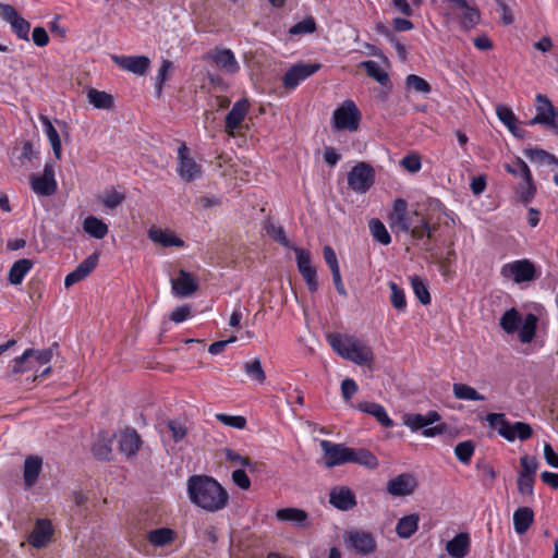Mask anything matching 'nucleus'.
I'll list each match as a JSON object with an SVG mask.
<instances>
[{
  "label": "nucleus",
  "mask_w": 558,
  "mask_h": 558,
  "mask_svg": "<svg viewBox=\"0 0 558 558\" xmlns=\"http://www.w3.org/2000/svg\"><path fill=\"white\" fill-rule=\"evenodd\" d=\"M295 253L298 270L305 280L307 288L311 292L318 290L317 271L312 265L311 255L303 248L293 247Z\"/></svg>",
  "instance_id": "nucleus-13"
},
{
  "label": "nucleus",
  "mask_w": 558,
  "mask_h": 558,
  "mask_svg": "<svg viewBox=\"0 0 558 558\" xmlns=\"http://www.w3.org/2000/svg\"><path fill=\"white\" fill-rule=\"evenodd\" d=\"M32 190L40 196H50L57 192V182L54 179V169L51 163H46L40 175L31 177Z\"/></svg>",
  "instance_id": "nucleus-14"
},
{
  "label": "nucleus",
  "mask_w": 558,
  "mask_h": 558,
  "mask_svg": "<svg viewBox=\"0 0 558 558\" xmlns=\"http://www.w3.org/2000/svg\"><path fill=\"white\" fill-rule=\"evenodd\" d=\"M496 114L514 137L521 140L525 137L526 132L520 126V122L511 108L506 105H497Z\"/></svg>",
  "instance_id": "nucleus-25"
},
{
  "label": "nucleus",
  "mask_w": 558,
  "mask_h": 558,
  "mask_svg": "<svg viewBox=\"0 0 558 558\" xmlns=\"http://www.w3.org/2000/svg\"><path fill=\"white\" fill-rule=\"evenodd\" d=\"M0 16L11 24L19 38L28 40L31 24L20 16L12 5L0 3Z\"/></svg>",
  "instance_id": "nucleus-17"
},
{
  "label": "nucleus",
  "mask_w": 558,
  "mask_h": 558,
  "mask_svg": "<svg viewBox=\"0 0 558 558\" xmlns=\"http://www.w3.org/2000/svg\"><path fill=\"white\" fill-rule=\"evenodd\" d=\"M248 109L250 102L246 98L240 99L233 105L225 120L226 132L229 135H233L234 130L240 126L245 116L247 114Z\"/></svg>",
  "instance_id": "nucleus-23"
},
{
  "label": "nucleus",
  "mask_w": 558,
  "mask_h": 558,
  "mask_svg": "<svg viewBox=\"0 0 558 558\" xmlns=\"http://www.w3.org/2000/svg\"><path fill=\"white\" fill-rule=\"evenodd\" d=\"M505 170L513 177H520L521 179H529L531 170L525 161L517 157L511 163L504 165Z\"/></svg>",
  "instance_id": "nucleus-50"
},
{
  "label": "nucleus",
  "mask_w": 558,
  "mask_h": 558,
  "mask_svg": "<svg viewBox=\"0 0 558 558\" xmlns=\"http://www.w3.org/2000/svg\"><path fill=\"white\" fill-rule=\"evenodd\" d=\"M361 113L352 100H345L332 114L333 128L354 132L359 129Z\"/></svg>",
  "instance_id": "nucleus-9"
},
{
  "label": "nucleus",
  "mask_w": 558,
  "mask_h": 558,
  "mask_svg": "<svg viewBox=\"0 0 558 558\" xmlns=\"http://www.w3.org/2000/svg\"><path fill=\"white\" fill-rule=\"evenodd\" d=\"M53 356V349L48 348L45 350L27 349L24 353L14 359L12 365V373L20 374L25 372H33L34 378L44 377L50 373V366L39 369L40 366L48 365Z\"/></svg>",
  "instance_id": "nucleus-5"
},
{
  "label": "nucleus",
  "mask_w": 558,
  "mask_h": 558,
  "mask_svg": "<svg viewBox=\"0 0 558 558\" xmlns=\"http://www.w3.org/2000/svg\"><path fill=\"white\" fill-rule=\"evenodd\" d=\"M411 284L413 288V291L418 299V301L423 305H427L430 303V294L427 289L426 283L423 281V279L418 276L411 277Z\"/></svg>",
  "instance_id": "nucleus-51"
},
{
  "label": "nucleus",
  "mask_w": 558,
  "mask_h": 558,
  "mask_svg": "<svg viewBox=\"0 0 558 558\" xmlns=\"http://www.w3.org/2000/svg\"><path fill=\"white\" fill-rule=\"evenodd\" d=\"M470 537L468 533H459L446 545V550L452 558H464L469 553Z\"/></svg>",
  "instance_id": "nucleus-28"
},
{
  "label": "nucleus",
  "mask_w": 558,
  "mask_h": 558,
  "mask_svg": "<svg viewBox=\"0 0 558 558\" xmlns=\"http://www.w3.org/2000/svg\"><path fill=\"white\" fill-rule=\"evenodd\" d=\"M524 155L531 160L539 163H554L558 167V159L548 151L541 148H526Z\"/></svg>",
  "instance_id": "nucleus-48"
},
{
  "label": "nucleus",
  "mask_w": 558,
  "mask_h": 558,
  "mask_svg": "<svg viewBox=\"0 0 558 558\" xmlns=\"http://www.w3.org/2000/svg\"><path fill=\"white\" fill-rule=\"evenodd\" d=\"M452 392L456 399L470 400V401H483L485 397L481 395L475 388L461 383H456L452 386Z\"/></svg>",
  "instance_id": "nucleus-40"
},
{
  "label": "nucleus",
  "mask_w": 558,
  "mask_h": 558,
  "mask_svg": "<svg viewBox=\"0 0 558 558\" xmlns=\"http://www.w3.org/2000/svg\"><path fill=\"white\" fill-rule=\"evenodd\" d=\"M319 69V63H298L292 65L283 76L284 88L294 89L301 82L315 74Z\"/></svg>",
  "instance_id": "nucleus-15"
},
{
  "label": "nucleus",
  "mask_w": 558,
  "mask_h": 558,
  "mask_svg": "<svg viewBox=\"0 0 558 558\" xmlns=\"http://www.w3.org/2000/svg\"><path fill=\"white\" fill-rule=\"evenodd\" d=\"M537 317L530 313L525 316L523 324L519 330V338L522 343H530L536 333Z\"/></svg>",
  "instance_id": "nucleus-41"
},
{
  "label": "nucleus",
  "mask_w": 558,
  "mask_h": 558,
  "mask_svg": "<svg viewBox=\"0 0 558 558\" xmlns=\"http://www.w3.org/2000/svg\"><path fill=\"white\" fill-rule=\"evenodd\" d=\"M125 199V195L116 190H111L105 193L101 203L106 208L114 209L120 206Z\"/></svg>",
  "instance_id": "nucleus-58"
},
{
  "label": "nucleus",
  "mask_w": 558,
  "mask_h": 558,
  "mask_svg": "<svg viewBox=\"0 0 558 558\" xmlns=\"http://www.w3.org/2000/svg\"><path fill=\"white\" fill-rule=\"evenodd\" d=\"M499 324L507 333H514L521 324V315L512 307L502 314Z\"/></svg>",
  "instance_id": "nucleus-44"
},
{
  "label": "nucleus",
  "mask_w": 558,
  "mask_h": 558,
  "mask_svg": "<svg viewBox=\"0 0 558 558\" xmlns=\"http://www.w3.org/2000/svg\"><path fill=\"white\" fill-rule=\"evenodd\" d=\"M87 99L90 105L97 109H111L113 107V97L102 90L89 88L87 90Z\"/></svg>",
  "instance_id": "nucleus-38"
},
{
  "label": "nucleus",
  "mask_w": 558,
  "mask_h": 558,
  "mask_svg": "<svg viewBox=\"0 0 558 558\" xmlns=\"http://www.w3.org/2000/svg\"><path fill=\"white\" fill-rule=\"evenodd\" d=\"M216 418L223 425L232 428L243 429L246 426V418L242 415H228L219 413L216 415Z\"/></svg>",
  "instance_id": "nucleus-57"
},
{
  "label": "nucleus",
  "mask_w": 558,
  "mask_h": 558,
  "mask_svg": "<svg viewBox=\"0 0 558 558\" xmlns=\"http://www.w3.org/2000/svg\"><path fill=\"white\" fill-rule=\"evenodd\" d=\"M474 449V444L471 440L461 441L454 447V454L461 463L468 464L471 461Z\"/></svg>",
  "instance_id": "nucleus-52"
},
{
  "label": "nucleus",
  "mask_w": 558,
  "mask_h": 558,
  "mask_svg": "<svg viewBox=\"0 0 558 558\" xmlns=\"http://www.w3.org/2000/svg\"><path fill=\"white\" fill-rule=\"evenodd\" d=\"M99 262V254L94 253L86 257L82 263H80L76 268L66 275L64 279L65 288H70L74 283H77L85 278H87L92 271L97 267Z\"/></svg>",
  "instance_id": "nucleus-21"
},
{
  "label": "nucleus",
  "mask_w": 558,
  "mask_h": 558,
  "mask_svg": "<svg viewBox=\"0 0 558 558\" xmlns=\"http://www.w3.org/2000/svg\"><path fill=\"white\" fill-rule=\"evenodd\" d=\"M369 229L373 238L380 244L388 245L391 242V236L380 220L372 219L369 222Z\"/></svg>",
  "instance_id": "nucleus-49"
},
{
  "label": "nucleus",
  "mask_w": 558,
  "mask_h": 558,
  "mask_svg": "<svg viewBox=\"0 0 558 558\" xmlns=\"http://www.w3.org/2000/svg\"><path fill=\"white\" fill-rule=\"evenodd\" d=\"M232 481L233 483L241 489L247 490L251 487V480L247 476L246 472L242 469L234 470L232 472Z\"/></svg>",
  "instance_id": "nucleus-61"
},
{
  "label": "nucleus",
  "mask_w": 558,
  "mask_h": 558,
  "mask_svg": "<svg viewBox=\"0 0 558 558\" xmlns=\"http://www.w3.org/2000/svg\"><path fill=\"white\" fill-rule=\"evenodd\" d=\"M264 229H265L266 233L269 236H271L276 242H278L279 244H281L284 247L293 250L294 246L290 243V241L286 236L284 230L281 226L276 225V223L271 222L270 220H267L265 222Z\"/></svg>",
  "instance_id": "nucleus-47"
},
{
  "label": "nucleus",
  "mask_w": 558,
  "mask_h": 558,
  "mask_svg": "<svg viewBox=\"0 0 558 558\" xmlns=\"http://www.w3.org/2000/svg\"><path fill=\"white\" fill-rule=\"evenodd\" d=\"M374 181V169L365 161L357 162L348 173V185L356 193H366L373 186Z\"/></svg>",
  "instance_id": "nucleus-10"
},
{
  "label": "nucleus",
  "mask_w": 558,
  "mask_h": 558,
  "mask_svg": "<svg viewBox=\"0 0 558 558\" xmlns=\"http://www.w3.org/2000/svg\"><path fill=\"white\" fill-rule=\"evenodd\" d=\"M500 274L504 278H511L515 283H522L535 279L536 268L530 259H519L504 265Z\"/></svg>",
  "instance_id": "nucleus-11"
},
{
  "label": "nucleus",
  "mask_w": 558,
  "mask_h": 558,
  "mask_svg": "<svg viewBox=\"0 0 558 558\" xmlns=\"http://www.w3.org/2000/svg\"><path fill=\"white\" fill-rule=\"evenodd\" d=\"M357 409L376 417L384 427H391L393 425V421L388 416L385 408L379 403L365 401L359 403Z\"/></svg>",
  "instance_id": "nucleus-31"
},
{
  "label": "nucleus",
  "mask_w": 558,
  "mask_h": 558,
  "mask_svg": "<svg viewBox=\"0 0 558 558\" xmlns=\"http://www.w3.org/2000/svg\"><path fill=\"white\" fill-rule=\"evenodd\" d=\"M177 172L184 182H193L203 175V167L191 156L190 148L183 142L178 148Z\"/></svg>",
  "instance_id": "nucleus-8"
},
{
  "label": "nucleus",
  "mask_w": 558,
  "mask_h": 558,
  "mask_svg": "<svg viewBox=\"0 0 558 558\" xmlns=\"http://www.w3.org/2000/svg\"><path fill=\"white\" fill-rule=\"evenodd\" d=\"M320 448L323 450V462L327 468L345 463H356L368 469H375L378 465L377 458L364 448L354 449L330 440H322Z\"/></svg>",
  "instance_id": "nucleus-2"
},
{
  "label": "nucleus",
  "mask_w": 558,
  "mask_h": 558,
  "mask_svg": "<svg viewBox=\"0 0 558 558\" xmlns=\"http://www.w3.org/2000/svg\"><path fill=\"white\" fill-rule=\"evenodd\" d=\"M344 539L349 548L361 555H368L376 548V542L372 534L364 531H349Z\"/></svg>",
  "instance_id": "nucleus-16"
},
{
  "label": "nucleus",
  "mask_w": 558,
  "mask_h": 558,
  "mask_svg": "<svg viewBox=\"0 0 558 558\" xmlns=\"http://www.w3.org/2000/svg\"><path fill=\"white\" fill-rule=\"evenodd\" d=\"M361 66L365 69L368 76L373 77L380 85L387 86L390 81L388 73L375 61H363Z\"/></svg>",
  "instance_id": "nucleus-45"
},
{
  "label": "nucleus",
  "mask_w": 558,
  "mask_h": 558,
  "mask_svg": "<svg viewBox=\"0 0 558 558\" xmlns=\"http://www.w3.org/2000/svg\"><path fill=\"white\" fill-rule=\"evenodd\" d=\"M142 446V439L134 428H125L120 433L119 450L126 458L134 457Z\"/></svg>",
  "instance_id": "nucleus-24"
},
{
  "label": "nucleus",
  "mask_w": 558,
  "mask_h": 558,
  "mask_svg": "<svg viewBox=\"0 0 558 558\" xmlns=\"http://www.w3.org/2000/svg\"><path fill=\"white\" fill-rule=\"evenodd\" d=\"M276 518L279 521L293 522L299 526H306L307 513L299 508H282L276 512Z\"/></svg>",
  "instance_id": "nucleus-35"
},
{
  "label": "nucleus",
  "mask_w": 558,
  "mask_h": 558,
  "mask_svg": "<svg viewBox=\"0 0 558 558\" xmlns=\"http://www.w3.org/2000/svg\"><path fill=\"white\" fill-rule=\"evenodd\" d=\"M438 421H440V415L437 411H428L425 415L418 413L403 415V424L413 432L425 428Z\"/></svg>",
  "instance_id": "nucleus-26"
},
{
  "label": "nucleus",
  "mask_w": 558,
  "mask_h": 558,
  "mask_svg": "<svg viewBox=\"0 0 558 558\" xmlns=\"http://www.w3.org/2000/svg\"><path fill=\"white\" fill-rule=\"evenodd\" d=\"M420 517L417 513H412L401 518L396 525V532L401 538L411 537L418 527Z\"/></svg>",
  "instance_id": "nucleus-33"
},
{
  "label": "nucleus",
  "mask_w": 558,
  "mask_h": 558,
  "mask_svg": "<svg viewBox=\"0 0 558 558\" xmlns=\"http://www.w3.org/2000/svg\"><path fill=\"white\" fill-rule=\"evenodd\" d=\"M93 454L98 460H108L111 454V441L106 437L98 439L92 448Z\"/></svg>",
  "instance_id": "nucleus-54"
},
{
  "label": "nucleus",
  "mask_w": 558,
  "mask_h": 558,
  "mask_svg": "<svg viewBox=\"0 0 558 558\" xmlns=\"http://www.w3.org/2000/svg\"><path fill=\"white\" fill-rule=\"evenodd\" d=\"M486 421L490 426L498 425V434L507 439L513 441L515 438L526 440L531 438L533 430L530 424L524 422H515L510 424L504 413H488Z\"/></svg>",
  "instance_id": "nucleus-6"
},
{
  "label": "nucleus",
  "mask_w": 558,
  "mask_h": 558,
  "mask_svg": "<svg viewBox=\"0 0 558 558\" xmlns=\"http://www.w3.org/2000/svg\"><path fill=\"white\" fill-rule=\"evenodd\" d=\"M186 486L191 502L207 512H217L228 505L227 490L211 476L192 475Z\"/></svg>",
  "instance_id": "nucleus-1"
},
{
  "label": "nucleus",
  "mask_w": 558,
  "mask_h": 558,
  "mask_svg": "<svg viewBox=\"0 0 558 558\" xmlns=\"http://www.w3.org/2000/svg\"><path fill=\"white\" fill-rule=\"evenodd\" d=\"M33 265V262L28 258L16 260L9 270V282L14 286L22 283L25 275L32 269Z\"/></svg>",
  "instance_id": "nucleus-34"
},
{
  "label": "nucleus",
  "mask_w": 558,
  "mask_h": 558,
  "mask_svg": "<svg viewBox=\"0 0 558 558\" xmlns=\"http://www.w3.org/2000/svg\"><path fill=\"white\" fill-rule=\"evenodd\" d=\"M316 31V22L312 16H308L301 22H298L290 27L289 33L291 35L311 34Z\"/></svg>",
  "instance_id": "nucleus-55"
},
{
  "label": "nucleus",
  "mask_w": 558,
  "mask_h": 558,
  "mask_svg": "<svg viewBox=\"0 0 558 558\" xmlns=\"http://www.w3.org/2000/svg\"><path fill=\"white\" fill-rule=\"evenodd\" d=\"M245 374L258 384H264L266 380V373L263 369L259 357H255L253 361L245 362L243 365Z\"/></svg>",
  "instance_id": "nucleus-46"
},
{
  "label": "nucleus",
  "mask_w": 558,
  "mask_h": 558,
  "mask_svg": "<svg viewBox=\"0 0 558 558\" xmlns=\"http://www.w3.org/2000/svg\"><path fill=\"white\" fill-rule=\"evenodd\" d=\"M327 340L338 355L356 365L371 367L375 361L372 348L353 335L331 332Z\"/></svg>",
  "instance_id": "nucleus-4"
},
{
  "label": "nucleus",
  "mask_w": 558,
  "mask_h": 558,
  "mask_svg": "<svg viewBox=\"0 0 558 558\" xmlns=\"http://www.w3.org/2000/svg\"><path fill=\"white\" fill-rule=\"evenodd\" d=\"M534 522V512L529 507H520L513 513L514 531L523 535Z\"/></svg>",
  "instance_id": "nucleus-30"
},
{
  "label": "nucleus",
  "mask_w": 558,
  "mask_h": 558,
  "mask_svg": "<svg viewBox=\"0 0 558 558\" xmlns=\"http://www.w3.org/2000/svg\"><path fill=\"white\" fill-rule=\"evenodd\" d=\"M460 25L463 29L470 31L474 28L481 21V12L474 2H470L466 7L459 10Z\"/></svg>",
  "instance_id": "nucleus-32"
},
{
  "label": "nucleus",
  "mask_w": 558,
  "mask_h": 558,
  "mask_svg": "<svg viewBox=\"0 0 558 558\" xmlns=\"http://www.w3.org/2000/svg\"><path fill=\"white\" fill-rule=\"evenodd\" d=\"M329 504L340 511H349L356 506V497L348 486H335L329 492Z\"/></svg>",
  "instance_id": "nucleus-20"
},
{
  "label": "nucleus",
  "mask_w": 558,
  "mask_h": 558,
  "mask_svg": "<svg viewBox=\"0 0 558 558\" xmlns=\"http://www.w3.org/2000/svg\"><path fill=\"white\" fill-rule=\"evenodd\" d=\"M405 86L421 94H428L432 90L429 83L415 74H410L405 77Z\"/></svg>",
  "instance_id": "nucleus-53"
},
{
  "label": "nucleus",
  "mask_w": 558,
  "mask_h": 558,
  "mask_svg": "<svg viewBox=\"0 0 558 558\" xmlns=\"http://www.w3.org/2000/svg\"><path fill=\"white\" fill-rule=\"evenodd\" d=\"M147 539L154 546L163 547L172 543L174 539V532L169 527L156 529L147 534Z\"/></svg>",
  "instance_id": "nucleus-42"
},
{
  "label": "nucleus",
  "mask_w": 558,
  "mask_h": 558,
  "mask_svg": "<svg viewBox=\"0 0 558 558\" xmlns=\"http://www.w3.org/2000/svg\"><path fill=\"white\" fill-rule=\"evenodd\" d=\"M390 228L402 232H410L413 239L421 240L424 236L432 238L434 228L418 211L408 213V204L398 198L393 202L392 211L388 216Z\"/></svg>",
  "instance_id": "nucleus-3"
},
{
  "label": "nucleus",
  "mask_w": 558,
  "mask_h": 558,
  "mask_svg": "<svg viewBox=\"0 0 558 558\" xmlns=\"http://www.w3.org/2000/svg\"><path fill=\"white\" fill-rule=\"evenodd\" d=\"M391 290V304L398 311H404L407 307L405 294L401 288L395 282H389Z\"/></svg>",
  "instance_id": "nucleus-56"
},
{
  "label": "nucleus",
  "mask_w": 558,
  "mask_h": 558,
  "mask_svg": "<svg viewBox=\"0 0 558 558\" xmlns=\"http://www.w3.org/2000/svg\"><path fill=\"white\" fill-rule=\"evenodd\" d=\"M417 487L416 478L410 473H402L388 481L387 492L393 497L411 495Z\"/></svg>",
  "instance_id": "nucleus-19"
},
{
  "label": "nucleus",
  "mask_w": 558,
  "mask_h": 558,
  "mask_svg": "<svg viewBox=\"0 0 558 558\" xmlns=\"http://www.w3.org/2000/svg\"><path fill=\"white\" fill-rule=\"evenodd\" d=\"M517 196L519 201L523 204H529L536 194V185L533 180L532 174L529 175V179H522L515 189Z\"/></svg>",
  "instance_id": "nucleus-43"
},
{
  "label": "nucleus",
  "mask_w": 558,
  "mask_h": 558,
  "mask_svg": "<svg viewBox=\"0 0 558 558\" xmlns=\"http://www.w3.org/2000/svg\"><path fill=\"white\" fill-rule=\"evenodd\" d=\"M111 59L122 70L136 75H143L150 65V60L146 56H112Z\"/></svg>",
  "instance_id": "nucleus-22"
},
{
  "label": "nucleus",
  "mask_w": 558,
  "mask_h": 558,
  "mask_svg": "<svg viewBox=\"0 0 558 558\" xmlns=\"http://www.w3.org/2000/svg\"><path fill=\"white\" fill-rule=\"evenodd\" d=\"M206 59L226 74L234 75L240 71V64L234 53L228 48L216 47L206 53Z\"/></svg>",
  "instance_id": "nucleus-12"
},
{
  "label": "nucleus",
  "mask_w": 558,
  "mask_h": 558,
  "mask_svg": "<svg viewBox=\"0 0 558 558\" xmlns=\"http://www.w3.org/2000/svg\"><path fill=\"white\" fill-rule=\"evenodd\" d=\"M39 119H40V121L43 122V124L45 126V131H46L47 137H48V140H49V142L51 144L54 157L57 159H61L62 147H61V140H60L58 131L52 125V123L48 119V117L40 116Z\"/></svg>",
  "instance_id": "nucleus-39"
},
{
  "label": "nucleus",
  "mask_w": 558,
  "mask_h": 558,
  "mask_svg": "<svg viewBox=\"0 0 558 558\" xmlns=\"http://www.w3.org/2000/svg\"><path fill=\"white\" fill-rule=\"evenodd\" d=\"M52 526L48 520H37L36 526L28 537L29 544L36 548L45 546L52 537Z\"/></svg>",
  "instance_id": "nucleus-27"
},
{
  "label": "nucleus",
  "mask_w": 558,
  "mask_h": 558,
  "mask_svg": "<svg viewBox=\"0 0 558 558\" xmlns=\"http://www.w3.org/2000/svg\"><path fill=\"white\" fill-rule=\"evenodd\" d=\"M535 477L519 475L518 477V490L521 495L531 496L533 494V485Z\"/></svg>",
  "instance_id": "nucleus-64"
},
{
  "label": "nucleus",
  "mask_w": 558,
  "mask_h": 558,
  "mask_svg": "<svg viewBox=\"0 0 558 558\" xmlns=\"http://www.w3.org/2000/svg\"><path fill=\"white\" fill-rule=\"evenodd\" d=\"M401 165L405 170L412 173L417 172L422 167L421 158L415 154L404 156L401 160Z\"/></svg>",
  "instance_id": "nucleus-63"
},
{
  "label": "nucleus",
  "mask_w": 558,
  "mask_h": 558,
  "mask_svg": "<svg viewBox=\"0 0 558 558\" xmlns=\"http://www.w3.org/2000/svg\"><path fill=\"white\" fill-rule=\"evenodd\" d=\"M197 279L189 271L180 269L178 277L171 279V288L174 295L186 298L198 290Z\"/></svg>",
  "instance_id": "nucleus-18"
},
{
  "label": "nucleus",
  "mask_w": 558,
  "mask_h": 558,
  "mask_svg": "<svg viewBox=\"0 0 558 558\" xmlns=\"http://www.w3.org/2000/svg\"><path fill=\"white\" fill-rule=\"evenodd\" d=\"M521 471L519 475L535 477L538 468V462L535 457L523 456L520 459Z\"/></svg>",
  "instance_id": "nucleus-60"
},
{
  "label": "nucleus",
  "mask_w": 558,
  "mask_h": 558,
  "mask_svg": "<svg viewBox=\"0 0 558 558\" xmlns=\"http://www.w3.org/2000/svg\"><path fill=\"white\" fill-rule=\"evenodd\" d=\"M167 427L171 432V437L174 442L183 440L187 435L186 426L178 420L168 421Z\"/></svg>",
  "instance_id": "nucleus-59"
},
{
  "label": "nucleus",
  "mask_w": 558,
  "mask_h": 558,
  "mask_svg": "<svg viewBox=\"0 0 558 558\" xmlns=\"http://www.w3.org/2000/svg\"><path fill=\"white\" fill-rule=\"evenodd\" d=\"M192 314V308L190 305H182V306H179L177 307L175 310H173L171 313H170V320L175 323V324H180L184 320H186Z\"/></svg>",
  "instance_id": "nucleus-62"
},
{
  "label": "nucleus",
  "mask_w": 558,
  "mask_h": 558,
  "mask_svg": "<svg viewBox=\"0 0 558 558\" xmlns=\"http://www.w3.org/2000/svg\"><path fill=\"white\" fill-rule=\"evenodd\" d=\"M83 230L95 239H104L108 234V226L99 218L88 216L83 222Z\"/></svg>",
  "instance_id": "nucleus-37"
},
{
  "label": "nucleus",
  "mask_w": 558,
  "mask_h": 558,
  "mask_svg": "<svg viewBox=\"0 0 558 558\" xmlns=\"http://www.w3.org/2000/svg\"><path fill=\"white\" fill-rule=\"evenodd\" d=\"M43 460L36 456H28L24 461L23 478L27 487L33 486L41 471Z\"/></svg>",
  "instance_id": "nucleus-29"
},
{
  "label": "nucleus",
  "mask_w": 558,
  "mask_h": 558,
  "mask_svg": "<svg viewBox=\"0 0 558 558\" xmlns=\"http://www.w3.org/2000/svg\"><path fill=\"white\" fill-rule=\"evenodd\" d=\"M148 235L153 242L158 243L165 247H181L184 245V242L178 236H175L172 232L165 231L161 229H151L149 230Z\"/></svg>",
  "instance_id": "nucleus-36"
},
{
  "label": "nucleus",
  "mask_w": 558,
  "mask_h": 558,
  "mask_svg": "<svg viewBox=\"0 0 558 558\" xmlns=\"http://www.w3.org/2000/svg\"><path fill=\"white\" fill-rule=\"evenodd\" d=\"M536 114L527 122V125L541 124L558 135V109L550 99L542 94L535 97Z\"/></svg>",
  "instance_id": "nucleus-7"
}]
</instances>
